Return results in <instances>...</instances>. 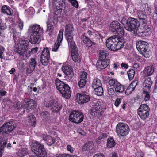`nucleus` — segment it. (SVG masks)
Masks as SVG:
<instances>
[{
	"instance_id": "nucleus-38",
	"label": "nucleus",
	"mask_w": 157,
	"mask_h": 157,
	"mask_svg": "<svg viewBox=\"0 0 157 157\" xmlns=\"http://www.w3.org/2000/svg\"><path fill=\"white\" fill-rule=\"evenodd\" d=\"M108 55V52L106 51L103 50L100 51V57L103 60H106L105 59Z\"/></svg>"
},
{
	"instance_id": "nucleus-4",
	"label": "nucleus",
	"mask_w": 157,
	"mask_h": 157,
	"mask_svg": "<svg viewBox=\"0 0 157 157\" xmlns=\"http://www.w3.org/2000/svg\"><path fill=\"white\" fill-rule=\"evenodd\" d=\"M124 42V40L122 38L119 37L117 35H114L107 40L106 45L109 49L114 51L122 48Z\"/></svg>"
},
{
	"instance_id": "nucleus-8",
	"label": "nucleus",
	"mask_w": 157,
	"mask_h": 157,
	"mask_svg": "<svg viewBox=\"0 0 157 157\" xmlns=\"http://www.w3.org/2000/svg\"><path fill=\"white\" fill-rule=\"evenodd\" d=\"M56 85L57 89L65 98H69L71 96V91L68 85L60 80L56 81Z\"/></svg>"
},
{
	"instance_id": "nucleus-44",
	"label": "nucleus",
	"mask_w": 157,
	"mask_h": 157,
	"mask_svg": "<svg viewBox=\"0 0 157 157\" xmlns=\"http://www.w3.org/2000/svg\"><path fill=\"white\" fill-rule=\"evenodd\" d=\"M6 28V25L5 23L2 22V20L0 19V30H5ZM1 36V31L0 30V36Z\"/></svg>"
},
{
	"instance_id": "nucleus-37",
	"label": "nucleus",
	"mask_w": 157,
	"mask_h": 157,
	"mask_svg": "<svg viewBox=\"0 0 157 157\" xmlns=\"http://www.w3.org/2000/svg\"><path fill=\"white\" fill-rule=\"evenodd\" d=\"M107 136L108 135L106 133H100L96 141L98 143H99L101 140L103 141L104 139L107 138Z\"/></svg>"
},
{
	"instance_id": "nucleus-17",
	"label": "nucleus",
	"mask_w": 157,
	"mask_h": 157,
	"mask_svg": "<svg viewBox=\"0 0 157 157\" xmlns=\"http://www.w3.org/2000/svg\"><path fill=\"white\" fill-rule=\"evenodd\" d=\"M148 44L144 41H140L136 43V48L138 50L143 54L146 52L147 50Z\"/></svg>"
},
{
	"instance_id": "nucleus-49",
	"label": "nucleus",
	"mask_w": 157,
	"mask_h": 157,
	"mask_svg": "<svg viewBox=\"0 0 157 157\" xmlns=\"http://www.w3.org/2000/svg\"><path fill=\"white\" fill-rule=\"evenodd\" d=\"M122 100V99L120 98H117L115 101L114 103V105L117 107H118L120 105V103H121Z\"/></svg>"
},
{
	"instance_id": "nucleus-42",
	"label": "nucleus",
	"mask_w": 157,
	"mask_h": 157,
	"mask_svg": "<svg viewBox=\"0 0 157 157\" xmlns=\"http://www.w3.org/2000/svg\"><path fill=\"white\" fill-rule=\"evenodd\" d=\"M74 7L78 8V4L76 0H68Z\"/></svg>"
},
{
	"instance_id": "nucleus-14",
	"label": "nucleus",
	"mask_w": 157,
	"mask_h": 157,
	"mask_svg": "<svg viewBox=\"0 0 157 157\" xmlns=\"http://www.w3.org/2000/svg\"><path fill=\"white\" fill-rule=\"evenodd\" d=\"M44 104L46 107H51V110L54 113L58 112L62 108V105L60 104L53 99L48 102H45Z\"/></svg>"
},
{
	"instance_id": "nucleus-25",
	"label": "nucleus",
	"mask_w": 157,
	"mask_h": 157,
	"mask_svg": "<svg viewBox=\"0 0 157 157\" xmlns=\"http://www.w3.org/2000/svg\"><path fill=\"white\" fill-rule=\"evenodd\" d=\"M50 17H49L48 18V21L46 22L47 25V31L49 33H51L53 31L54 29V26L50 21H52L54 23V21H55V18H51Z\"/></svg>"
},
{
	"instance_id": "nucleus-60",
	"label": "nucleus",
	"mask_w": 157,
	"mask_h": 157,
	"mask_svg": "<svg viewBox=\"0 0 157 157\" xmlns=\"http://www.w3.org/2000/svg\"><path fill=\"white\" fill-rule=\"evenodd\" d=\"M0 93L2 96H4L6 94V91L0 90Z\"/></svg>"
},
{
	"instance_id": "nucleus-52",
	"label": "nucleus",
	"mask_w": 157,
	"mask_h": 157,
	"mask_svg": "<svg viewBox=\"0 0 157 157\" xmlns=\"http://www.w3.org/2000/svg\"><path fill=\"white\" fill-rule=\"evenodd\" d=\"M99 33V32L98 31H94L92 33V35L91 37L92 38H95L97 37L98 38V34Z\"/></svg>"
},
{
	"instance_id": "nucleus-16",
	"label": "nucleus",
	"mask_w": 157,
	"mask_h": 157,
	"mask_svg": "<svg viewBox=\"0 0 157 157\" xmlns=\"http://www.w3.org/2000/svg\"><path fill=\"white\" fill-rule=\"evenodd\" d=\"M62 70L65 75L68 78H71L74 76L73 69L70 65H63Z\"/></svg>"
},
{
	"instance_id": "nucleus-28",
	"label": "nucleus",
	"mask_w": 157,
	"mask_h": 157,
	"mask_svg": "<svg viewBox=\"0 0 157 157\" xmlns=\"http://www.w3.org/2000/svg\"><path fill=\"white\" fill-rule=\"evenodd\" d=\"M43 139L44 140L46 141L47 144L49 146L52 145L55 142L54 139L50 136L44 135Z\"/></svg>"
},
{
	"instance_id": "nucleus-3",
	"label": "nucleus",
	"mask_w": 157,
	"mask_h": 157,
	"mask_svg": "<svg viewBox=\"0 0 157 157\" xmlns=\"http://www.w3.org/2000/svg\"><path fill=\"white\" fill-rule=\"evenodd\" d=\"M13 124L10 122H6L0 128V157H2L3 149L7 144V138L3 136L4 134H9L15 129Z\"/></svg>"
},
{
	"instance_id": "nucleus-63",
	"label": "nucleus",
	"mask_w": 157,
	"mask_h": 157,
	"mask_svg": "<svg viewBox=\"0 0 157 157\" xmlns=\"http://www.w3.org/2000/svg\"><path fill=\"white\" fill-rule=\"evenodd\" d=\"M5 147H6L7 148L9 149H10L11 148L12 145L10 143H8L7 144V145H6Z\"/></svg>"
},
{
	"instance_id": "nucleus-15",
	"label": "nucleus",
	"mask_w": 157,
	"mask_h": 157,
	"mask_svg": "<svg viewBox=\"0 0 157 157\" xmlns=\"http://www.w3.org/2000/svg\"><path fill=\"white\" fill-rule=\"evenodd\" d=\"M50 57V53L48 48H44L42 52L40 58V60L42 64L46 66L48 63Z\"/></svg>"
},
{
	"instance_id": "nucleus-55",
	"label": "nucleus",
	"mask_w": 157,
	"mask_h": 157,
	"mask_svg": "<svg viewBox=\"0 0 157 157\" xmlns=\"http://www.w3.org/2000/svg\"><path fill=\"white\" fill-rule=\"evenodd\" d=\"M150 98V95L149 94L147 93L146 92L145 94V97H144V100L145 101L148 100Z\"/></svg>"
},
{
	"instance_id": "nucleus-47",
	"label": "nucleus",
	"mask_w": 157,
	"mask_h": 157,
	"mask_svg": "<svg viewBox=\"0 0 157 157\" xmlns=\"http://www.w3.org/2000/svg\"><path fill=\"white\" fill-rule=\"evenodd\" d=\"M25 11L27 12L28 15L30 16L33 15L34 13V9L32 7H30L28 9L26 10Z\"/></svg>"
},
{
	"instance_id": "nucleus-10",
	"label": "nucleus",
	"mask_w": 157,
	"mask_h": 157,
	"mask_svg": "<svg viewBox=\"0 0 157 157\" xmlns=\"http://www.w3.org/2000/svg\"><path fill=\"white\" fill-rule=\"evenodd\" d=\"M109 29L114 33L120 34L122 36L125 35L123 27L117 21H113L111 23Z\"/></svg>"
},
{
	"instance_id": "nucleus-13",
	"label": "nucleus",
	"mask_w": 157,
	"mask_h": 157,
	"mask_svg": "<svg viewBox=\"0 0 157 157\" xmlns=\"http://www.w3.org/2000/svg\"><path fill=\"white\" fill-rule=\"evenodd\" d=\"M149 111L148 106L145 104L141 105L138 109L137 113L140 118L144 120L149 117Z\"/></svg>"
},
{
	"instance_id": "nucleus-30",
	"label": "nucleus",
	"mask_w": 157,
	"mask_h": 157,
	"mask_svg": "<svg viewBox=\"0 0 157 157\" xmlns=\"http://www.w3.org/2000/svg\"><path fill=\"white\" fill-rule=\"evenodd\" d=\"M37 64V63L34 58H32L31 59L29 66L30 68V72H32L34 70Z\"/></svg>"
},
{
	"instance_id": "nucleus-34",
	"label": "nucleus",
	"mask_w": 157,
	"mask_h": 157,
	"mask_svg": "<svg viewBox=\"0 0 157 157\" xmlns=\"http://www.w3.org/2000/svg\"><path fill=\"white\" fill-rule=\"evenodd\" d=\"M2 12L4 13L10 15L12 14L11 9L6 5L3 6L2 8Z\"/></svg>"
},
{
	"instance_id": "nucleus-32",
	"label": "nucleus",
	"mask_w": 157,
	"mask_h": 157,
	"mask_svg": "<svg viewBox=\"0 0 157 157\" xmlns=\"http://www.w3.org/2000/svg\"><path fill=\"white\" fill-rule=\"evenodd\" d=\"M102 86L100 80L98 78L94 79L92 83V86L94 89Z\"/></svg>"
},
{
	"instance_id": "nucleus-23",
	"label": "nucleus",
	"mask_w": 157,
	"mask_h": 157,
	"mask_svg": "<svg viewBox=\"0 0 157 157\" xmlns=\"http://www.w3.org/2000/svg\"><path fill=\"white\" fill-rule=\"evenodd\" d=\"M25 104L23 107L24 109L28 107L31 109L34 108L36 106V104L34 100L30 99H26L24 100Z\"/></svg>"
},
{
	"instance_id": "nucleus-62",
	"label": "nucleus",
	"mask_w": 157,
	"mask_h": 157,
	"mask_svg": "<svg viewBox=\"0 0 157 157\" xmlns=\"http://www.w3.org/2000/svg\"><path fill=\"white\" fill-rule=\"evenodd\" d=\"M93 157H105L104 156L101 154H96Z\"/></svg>"
},
{
	"instance_id": "nucleus-36",
	"label": "nucleus",
	"mask_w": 157,
	"mask_h": 157,
	"mask_svg": "<svg viewBox=\"0 0 157 157\" xmlns=\"http://www.w3.org/2000/svg\"><path fill=\"white\" fill-rule=\"evenodd\" d=\"M94 93L98 96H101L103 93V89L102 86L94 88Z\"/></svg>"
},
{
	"instance_id": "nucleus-2",
	"label": "nucleus",
	"mask_w": 157,
	"mask_h": 157,
	"mask_svg": "<svg viewBox=\"0 0 157 157\" xmlns=\"http://www.w3.org/2000/svg\"><path fill=\"white\" fill-rule=\"evenodd\" d=\"M74 31V29L72 25L68 24L66 26L65 36L71 48L72 59L76 63H79L80 62V58L76 51V46L73 40Z\"/></svg>"
},
{
	"instance_id": "nucleus-35",
	"label": "nucleus",
	"mask_w": 157,
	"mask_h": 157,
	"mask_svg": "<svg viewBox=\"0 0 157 157\" xmlns=\"http://www.w3.org/2000/svg\"><path fill=\"white\" fill-rule=\"evenodd\" d=\"M115 89V91L117 93H121L123 91L124 89V86L121 85L119 82L116 85Z\"/></svg>"
},
{
	"instance_id": "nucleus-6",
	"label": "nucleus",
	"mask_w": 157,
	"mask_h": 157,
	"mask_svg": "<svg viewBox=\"0 0 157 157\" xmlns=\"http://www.w3.org/2000/svg\"><path fill=\"white\" fill-rule=\"evenodd\" d=\"M31 147L32 151L35 154L33 155L30 157H46L47 153L44 147V145L36 140H33L32 142Z\"/></svg>"
},
{
	"instance_id": "nucleus-9",
	"label": "nucleus",
	"mask_w": 157,
	"mask_h": 157,
	"mask_svg": "<svg viewBox=\"0 0 157 157\" xmlns=\"http://www.w3.org/2000/svg\"><path fill=\"white\" fill-rule=\"evenodd\" d=\"M139 27V22L136 19L133 18H129L124 26V28L126 30L129 31H133L135 34H138Z\"/></svg>"
},
{
	"instance_id": "nucleus-21",
	"label": "nucleus",
	"mask_w": 157,
	"mask_h": 157,
	"mask_svg": "<svg viewBox=\"0 0 157 157\" xmlns=\"http://www.w3.org/2000/svg\"><path fill=\"white\" fill-rule=\"evenodd\" d=\"M109 64L108 60H101L99 59L96 63V67L99 70H100L106 68Z\"/></svg>"
},
{
	"instance_id": "nucleus-59",
	"label": "nucleus",
	"mask_w": 157,
	"mask_h": 157,
	"mask_svg": "<svg viewBox=\"0 0 157 157\" xmlns=\"http://www.w3.org/2000/svg\"><path fill=\"white\" fill-rule=\"evenodd\" d=\"M103 33L102 32H99V33L98 34V38L102 39V38L103 37Z\"/></svg>"
},
{
	"instance_id": "nucleus-7",
	"label": "nucleus",
	"mask_w": 157,
	"mask_h": 157,
	"mask_svg": "<svg viewBox=\"0 0 157 157\" xmlns=\"http://www.w3.org/2000/svg\"><path fill=\"white\" fill-rule=\"evenodd\" d=\"M142 7V9L137 10V14L140 22L146 24L148 19L152 15V12L147 4L143 5Z\"/></svg>"
},
{
	"instance_id": "nucleus-26",
	"label": "nucleus",
	"mask_w": 157,
	"mask_h": 157,
	"mask_svg": "<svg viewBox=\"0 0 157 157\" xmlns=\"http://www.w3.org/2000/svg\"><path fill=\"white\" fill-rule=\"evenodd\" d=\"M81 40L87 46L91 47L95 44L94 42L92 41L90 39L84 35L82 36Z\"/></svg>"
},
{
	"instance_id": "nucleus-24",
	"label": "nucleus",
	"mask_w": 157,
	"mask_h": 157,
	"mask_svg": "<svg viewBox=\"0 0 157 157\" xmlns=\"http://www.w3.org/2000/svg\"><path fill=\"white\" fill-rule=\"evenodd\" d=\"M152 81L150 77L146 78L143 83V88L144 90L149 91L150 90L152 84Z\"/></svg>"
},
{
	"instance_id": "nucleus-53",
	"label": "nucleus",
	"mask_w": 157,
	"mask_h": 157,
	"mask_svg": "<svg viewBox=\"0 0 157 157\" xmlns=\"http://www.w3.org/2000/svg\"><path fill=\"white\" fill-rule=\"evenodd\" d=\"M62 2L61 3H59V5L60 6H59V8L61 7L60 8H59V9H61L62 8H64L65 6V2L64 1V0H62Z\"/></svg>"
},
{
	"instance_id": "nucleus-11",
	"label": "nucleus",
	"mask_w": 157,
	"mask_h": 157,
	"mask_svg": "<svg viewBox=\"0 0 157 157\" xmlns=\"http://www.w3.org/2000/svg\"><path fill=\"white\" fill-rule=\"evenodd\" d=\"M130 129L128 126L126 124L119 123L116 127V131L118 136H125L129 133Z\"/></svg>"
},
{
	"instance_id": "nucleus-45",
	"label": "nucleus",
	"mask_w": 157,
	"mask_h": 157,
	"mask_svg": "<svg viewBox=\"0 0 157 157\" xmlns=\"http://www.w3.org/2000/svg\"><path fill=\"white\" fill-rule=\"evenodd\" d=\"M18 27L17 28V30H21L23 29V23L22 21L19 19L17 21Z\"/></svg>"
},
{
	"instance_id": "nucleus-58",
	"label": "nucleus",
	"mask_w": 157,
	"mask_h": 157,
	"mask_svg": "<svg viewBox=\"0 0 157 157\" xmlns=\"http://www.w3.org/2000/svg\"><path fill=\"white\" fill-rule=\"evenodd\" d=\"M41 115L42 116H45V117L46 116V117L49 116L48 113L47 111H45L42 113Z\"/></svg>"
},
{
	"instance_id": "nucleus-1",
	"label": "nucleus",
	"mask_w": 157,
	"mask_h": 157,
	"mask_svg": "<svg viewBox=\"0 0 157 157\" xmlns=\"http://www.w3.org/2000/svg\"><path fill=\"white\" fill-rule=\"evenodd\" d=\"M13 36L15 41V52L18 53L20 58L23 60L27 59L30 54L36 53L38 48L37 47L32 48L30 51H28L29 48V41L27 40L20 39V33H17L15 29H13Z\"/></svg>"
},
{
	"instance_id": "nucleus-18",
	"label": "nucleus",
	"mask_w": 157,
	"mask_h": 157,
	"mask_svg": "<svg viewBox=\"0 0 157 157\" xmlns=\"http://www.w3.org/2000/svg\"><path fill=\"white\" fill-rule=\"evenodd\" d=\"M101 107L98 102H94L91 109L92 115L97 116L102 114Z\"/></svg>"
},
{
	"instance_id": "nucleus-5",
	"label": "nucleus",
	"mask_w": 157,
	"mask_h": 157,
	"mask_svg": "<svg viewBox=\"0 0 157 157\" xmlns=\"http://www.w3.org/2000/svg\"><path fill=\"white\" fill-rule=\"evenodd\" d=\"M28 30L32 33L29 40L31 44H35L40 41L43 31L39 25H32L29 26Z\"/></svg>"
},
{
	"instance_id": "nucleus-33",
	"label": "nucleus",
	"mask_w": 157,
	"mask_h": 157,
	"mask_svg": "<svg viewBox=\"0 0 157 157\" xmlns=\"http://www.w3.org/2000/svg\"><path fill=\"white\" fill-rule=\"evenodd\" d=\"M28 120L29 124L34 127L35 126L36 120L35 117L33 115L31 114L29 116Z\"/></svg>"
},
{
	"instance_id": "nucleus-56",
	"label": "nucleus",
	"mask_w": 157,
	"mask_h": 157,
	"mask_svg": "<svg viewBox=\"0 0 157 157\" xmlns=\"http://www.w3.org/2000/svg\"><path fill=\"white\" fill-rule=\"evenodd\" d=\"M121 67L122 68L127 69L128 67V66L127 64L123 63L121 64Z\"/></svg>"
},
{
	"instance_id": "nucleus-46",
	"label": "nucleus",
	"mask_w": 157,
	"mask_h": 157,
	"mask_svg": "<svg viewBox=\"0 0 157 157\" xmlns=\"http://www.w3.org/2000/svg\"><path fill=\"white\" fill-rule=\"evenodd\" d=\"M86 83V80L80 79V80L78 83L79 87L81 88H83L85 86Z\"/></svg>"
},
{
	"instance_id": "nucleus-57",
	"label": "nucleus",
	"mask_w": 157,
	"mask_h": 157,
	"mask_svg": "<svg viewBox=\"0 0 157 157\" xmlns=\"http://www.w3.org/2000/svg\"><path fill=\"white\" fill-rule=\"evenodd\" d=\"M119 63H115L113 64V67L115 69H117L119 67Z\"/></svg>"
},
{
	"instance_id": "nucleus-19",
	"label": "nucleus",
	"mask_w": 157,
	"mask_h": 157,
	"mask_svg": "<svg viewBox=\"0 0 157 157\" xmlns=\"http://www.w3.org/2000/svg\"><path fill=\"white\" fill-rule=\"evenodd\" d=\"M77 96H78V102L79 104H82L88 102L90 100L89 96L85 93H78Z\"/></svg>"
},
{
	"instance_id": "nucleus-61",
	"label": "nucleus",
	"mask_w": 157,
	"mask_h": 157,
	"mask_svg": "<svg viewBox=\"0 0 157 157\" xmlns=\"http://www.w3.org/2000/svg\"><path fill=\"white\" fill-rule=\"evenodd\" d=\"M15 71V69L14 68H12L11 70L9 71V72L11 74H12Z\"/></svg>"
},
{
	"instance_id": "nucleus-22",
	"label": "nucleus",
	"mask_w": 157,
	"mask_h": 157,
	"mask_svg": "<svg viewBox=\"0 0 157 157\" xmlns=\"http://www.w3.org/2000/svg\"><path fill=\"white\" fill-rule=\"evenodd\" d=\"M154 71V68L152 65L146 67L142 72L143 76H149L152 75Z\"/></svg>"
},
{
	"instance_id": "nucleus-51",
	"label": "nucleus",
	"mask_w": 157,
	"mask_h": 157,
	"mask_svg": "<svg viewBox=\"0 0 157 157\" xmlns=\"http://www.w3.org/2000/svg\"><path fill=\"white\" fill-rule=\"evenodd\" d=\"M67 149L68 151L70 152L71 153H72L74 152V148L70 145H68L67 146Z\"/></svg>"
},
{
	"instance_id": "nucleus-40",
	"label": "nucleus",
	"mask_w": 157,
	"mask_h": 157,
	"mask_svg": "<svg viewBox=\"0 0 157 157\" xmlns=\"http://www.w3.org/2000/svg\"><path fill=\"white\" fill-rule=\"evenodd\" d=\"M94 145L92 142H90L86 143L84 145V148L87 150H91L93 147Z\"/></svg>"
},
{
	"instance_id": "nucleus-48",
	"label": "nucleus",
	"mask_w": 157,
	"mask_h": 157,
	"mask_svg": "<svg viewBox=\"0 0 157 157\" xmlns=\"http://www.w3.org/2000/svg\"><path fill=\"white\" fill-rule=\"evenodd\" d=\"M53 157H78L77 155H74L71 156V155L67 154H61L58 155H56L54 156Z\"/></svg>"
},
{
	"instance_id": "nucleus-20",
	"label": "nucleus",
	"mask_w": 157,
	"mask_h": 157,
	"mask_svg": "<svg viewBox=\"0 0 157 157\" xmlns=\"http://www.w3.org/2000/svg\"><path fill=\"white\" fill-rule=\"evenodd\" d=\"M63 38V32L62 31H60L58 35L57 39L56 42L54 44L52 48V51L56 52L60 45V43L62 42Z\"/></svg>"
},
{
	"instance_id": "nucleus-54",
	"label": "nucleus",
	"mask_w": 157,
	"mask_h": 157,
	"mask_svg": "<svg viewBox=\"0 0 157 157\" xmlns=\"http://www.w3.org/2000/svg\"><path fill=\"white\" fill-rule=\"evenodd\" d=\"M109 94L110 95H112L114 94L115 92L114 90L112 88L109 89L108 90Z\"/></svg>"
},
{
	"instance_id": "nucleus-50",
	"label": "nucleus",
	"mask_w": 157,
	"mask_h": 157,
	"mask_svg": "<svg viewBox=\"0 0 157 157\" xmlns=\"http://www.w3.org/2000/svg\"><path fill=\"white\" fill-rule=\"evenodd\" d=\"M87 75V73L86 72L84 71L82 72L81 75L80 79L86 80Z\"/></svg>"
},
{
	"instance_id": "nucleus-64",
	"label": "nucleus",
	"mask_w": 157,
	"mask_h": 157,
	"mask_svg": "<svg viewBox=\"0 0 157 157\" xmlns=\"http://www.w3.org/2000/svg\"><path fill=\"white\" fill-rule=\"evenodd\" d=\"M93 32L90 30H89L87 32V34L90 36V37H91L92 35Z\"/></svg>"
},
{
	"instance_id": "nucleus-41",
	"label": "nucleus",
	"mask_w": 157,
	"mask_h": 157,
	"mask_svg": "<svg viewBox=\"0 0 157 157\" xmlns=\"http://www.w3.org/2000/svg\"><path fill=\"white\" fill-rule=\"evenodd\" d=\"M119 82L117 80L114 79H110L108 82L109 85L111 86L114 88Z\"/></svg>"
},
{
	"instance_id": "nucleus-43",
	"label": "nucleus",
	"mask_w": 157,
	"mask_h": 157,
	"mask_svg": "<svg viewBox=\"0 0 157 157\" xmlns=\"http://www.w3.org/2000/svg\"><path fill=\"white\" fill-rule=\"evenodd\" d=\"M24 106L21 105V103L19 102H17L16 104L13 105V109H16L17 110L20 109L22 107Z\"/></svg>"
},
{
	"instance_id": "nucleus-29",
	"label": "nucleus",
	"mask_w": 157,
	"mask_h": 157,
	"mask_svg": "<svg viewBox=\"0 0 157 157\" xmlns=\"http://www.w3.org/2000/svg\"><path fill=\"white\" fill-rule=\"evenodd\" d=\"M28 153L27 150L26 148H22L19 150L17 153V157H24Z\"/></svg>"
},
{
	"instance_id": "nucleus-27",
	"label": "nucleus",
	"mask_w": 157,
	"mask_h": 157,
	"mask_svg": "<svg viewBox=\"0 0 157 157\" xmlns=\"http://www.w3.org/2000/svg\"><path fill=\"white\" fill-rule=\"evenodd\" d=\"M137 85V83L133 82L130 84L128 88L126 90L125 94L127 95H129L134 90L135 87Z\"/></svg>"
},
{
	"instance_id": "nucleus-39",
	"label": "nucleus",
	"mask_w": 157,
	"mask_h": 157,
	"mask_svg": "<svg viewBox=\"0 0 157 157\" xmlns=\"http://www.w3.org/2000/svg\"><path fill=\"white\" fill-rule=\"evenodd\" d=\"M135 71L133 69H130L127 72V74L129 79L132 80L134 78L135 75Z\"/></svg>"
},
{
	"instance_id": "nucleus-12",
	"label": "nucleus",
	"mask_w": 157,
	"mask_h": 157,
	"mask_svg": "<svg viewBox=\"0 0 157 157\" xmlns=\"http://www.w3.org/2000/svg\"><path fill=\"white\" fill-rule=\"evenodd\" d=\"M83 118L84 116L82 113L76 110L72 111L69 117V120L70 121L76 123L81 122L83 121Z\"/></svg>"
},
{
	"instance_id": "nucleus-31",
	"label": "nucleus",
	"mask_w": 157,
	"mask_h": 157,
	"mask_svg": "<svg viewBox=\"0 0 157 157\" xmlns=\"http://www.w3.org/2000/svg\"><path fill=\"white\" fill-rule=\"evenodd\" d=\"M116 143L113 138H108L107 140V146L108 148H112L115 146Z\"/></svg>"
}]
</instances>
